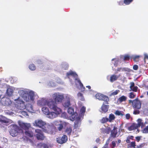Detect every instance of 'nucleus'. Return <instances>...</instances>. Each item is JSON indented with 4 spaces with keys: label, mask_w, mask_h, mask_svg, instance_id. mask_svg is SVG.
<instances>
[{
    "label": "nucleus",
    "mask_w": 148,
    "mask_h": 148,
    "mask_svg": "<svg viewBox=\"0 0 148 148\" xmlns=\"http://www.w3.org/2000/svg\"><path fill=\"white\" fill-rule=\"evenodd\" d=\"M133 1V0H124V3L126 5H128L132 2Z\"/></svg>",
    "instance_id": "40"
},
{
    "label": "nucleus",
    "mask_w": 148,
    "mask_h": 148,
    "mask_svg": "<svg viewBox=\"0 0 148 148\" xmlns=\"http://www.w3.org/2000/svg\"><path fill=\"white\" fill-rule=\"evenodd\" d=\"M42 146L44 148H49L48 146L46 144H43Z\"/></svg>",
    "instance_id": "59"
},
{
    "label": "nucleus",
    "mask_w": 148,
    "mask_h": 148,
    "mask_svg": "<svg viewBox=\"0 0 148 148\" xmlns=\"http://www.w3.org/2000/svg\"><path fill=\"white\" fill-rule=\"evenodd\" d=\"M67 136L64 135L61 138L59 137L57 139V142L60 144H62L65 143L67 140Z\"/></svg>",
    "instance_id": "6"
},
{
    "label": "nucleus",
    "mask_w": 148,
    "mask_h": 148,
    "mask_svg": "<svg viewBox=\"0 0 148 148\" xmlns=\"http://www.w3.org/2000/svg\"><path fill=\"white\" fill-rule=\"evenodd\" d=\"M29 69L32 71L36 69L35 65L33 64H31L29 66Z\"/></svg>",
    "instance_id": "39"
},
{
    "label": "nucleus",
    "mask_w": 148,
    "mask_h": 148,
    "mask_svg": "<svg viewBox=\"0 0 148 148\" xmlns=\"http://www.w3.org/2000/svg\"><path fill=\"white\" fill-rule=\"evenodd\" d=\"M35 131L37 133V134H40L42 133V131L38 129L35 130Z\"/></svg>",
    "instance_id": "48"
},
{
    "label": "nucleus",
    "mask_w": 148,
    "mask_h": 148,
    "mask_svg": "<svg viewBox=\"0 0 148 148\" xmlns=\"http://www.w3.org/2000/svg\"><path fill=\"white\" fill-rule=\"evenodd\" d=\"M20 126L25 131L29 130L31 127V125L30 124L23 123L21 124Z\"/></svg>",
    "instance_id": "11"
},
{
    "label": "nucleus",
    "mask_w": 148,
    "mask_h": 148,
    "mask_svg": "<svg viewBox=\"0 0 148 148\" xmlns=\"http://www.w3.org/2000/svg\"><path fill=\"white\" fill-rule=\"evenodd\" d=\"M114 113L116 115L118 116L121 115V116H123V114L119 110L116 111Z\"/></svg>",
    "instance_id": "42"
},
{
    "label": "nucleus",
    "mask_w": 148,
    "mask_h": 148,
    "mask_svg": "<svg viewBox=\"0 0 148 148\" xmlns=\"http://www.w3.org/2000/svg\"><path fill=\"white\" fill-rule=\"evenodd\" d=\"M124 68H118L117 69V71H120L121 70L122 71H123Z\"/></svg>",
    "instance_id": "55"
},
{
    "label": "nucleus",
    "mask_w": 148,
    "mask_h": 148,
    "mask_svg": "<svg viewBox=\"0 0 148 148\" xmlns=\"http://www.w3.org/2000/svg\"><path fill=\"white\" fill-rule=\"evenodd\" d=\"M130 117V115L129 114H126V118L127 119H129Z\"/></svg>",
    "instance_id": "52"
},
{
    "label": "nucleus",
    "mask_w": 148,
    "mask_h": 148,
    "mask_svg": "<svg viewBox=\"0 0 148 148\" xmlns=\"http://www.w3.org/2000/svg\"><path fill=\"white\" fill-rule=\"evenodd\" d=\"M120 92V90H116L115 91L111 93L110 96H114L117 95L118 93Z\"/></svg>",
    "instance_id": "41"
},
{
    "label": "nucleus",
    "mask_w": 148,
    "mask_h": 148,
    "mask_svg": "<svg viewBox=\"0 0 148 148\" xmlns=\"http://www.w3.org/2000/svg\"><path fill=\"white\" fill-rule=\"evenodd\" d=\"M66 75L68 77L69 76L71 75L74 77L77 78V74L74 72L72 71H70L68 73H66Z\"/></svg>",
    "instance_id": "22"
},
{
    "label": "nucleus",
    "mask_w": 148,
    "mask_h": 148,
    "mask_svg": "<svg viewBox=\"0 0 148 148\" xmlns=\"http://www.w3.org/2000/svg\"><path fill=\"white\" fill-rule=\"evenodd\" d=\"M126 142L127 143H129L130 142V140L129 138H127V139L126 140Z\"/></svg>",
    "instance_id": "63"
},
{
    "label": "nucleus",
    "mask_w": 148,
    "mask_h": 148,
    "mask_svg": "<svg viewBox=\"0 0 148 148\" xmlns=\"http://www.w3.org/2000/svg\"><path fill=\"white\" fill-rule=\"evenodd\" d=\"M135 144L136 143L135 142H132L131 143V145L132 147H134L136 146Z\"/></svg>",
    "instance_id": "50"
},
{
    "label": "nucleus",
    "mask_w": 148,
    "mask_h": 148,
    "mask_svg": "<svg viewBox=\"0 0 148 148\" xmlns=\"http://www.w3.org/2000/svg\"><path fill=\"white\" fill-rule=\"evenodd\" d=\"M47 100L46 99L42 98L39 100L38 101V104L39 106H44L47 105Z\"/></svg>",
    "instance_id": "9"
},
{
    "label": "nucleus",
    "mask_w": 148,
    "mask_h": 148,
    "mask_svg": "<svg viewBox=\"0 0 148 148\" xmlns=\"http://www.w3.org/2000/svg\"><path fill=\"white\" fill-rule=\"evenodd\" d=\"M33 125L36 127L42 128L46 125V123L41 120H38L35 121Z\"/></svg>",
    "instance_id": "5"
},
{
    "label": "nucleus",
    "mask_w": 148,
    "mask_h": 148,
    "mask_svg": "<svg viewBox=\"0 0 148 148\" xmlns=\"http://www.w3.org/2000/svg\"><path fill=\"white\" fill-rule=\"evenodd\" d=\"M148 59V56L147 55H145L144 57V59Z\"/></svg>",
    "instance_id": "64"
},
{
    "label": "nucleus",
    "mask_w": 148,
    "mask_h": 148,
    "mask_svg": "<svg viewBox=\"0 0 148 148\" xmlns=\"http://www.w3.org/2000/svg\"><path fill=\"white\" fill-rule=\"evenodd\" d=\"M68 112L70 114L73 115L74 113V110L73 108L70 107L68 109Z\"/></svg>",
    "instance_id": "32"
},
{
    "label": "nucleus",
    "mask_w": 148,
    "mask_h": 148,
    "mask_svg": "<svg viewBox=\"0 0 148 148\" xmlns=\"http://www.w3.org/2000/svg\"><path fill=\"white\" fill-rule=\"evenodd\" d=\"M119 61L118 60H116L115 61L114 65L115 67H116L117 66L118 64Z\"/></svg>",
    "instance_id": "53"
},
{
    "label": "nucleus",
    "mask_w": 148,
    "mask_h": 148,
    "mask_svg": "<svg viewBox=\"0 0 148 148\" xmlns=\"http://www.w3.org/2000/svg\"><path fill=\"white\" fill-rule=\"evenodd\" d=\"M137 124H136L137 126L138 127H141L143 128L145 126V124L142 122V120L140 119H139L137 120Z\"/></svg>",
    "instance_id": "13"
},
{
    "label": "nucleus",
    "mask_w": 148,
    "mask_h": 148,
    "mask_svg": "<svg viewBox=\"0 0 148 148\" xmlns=\"http://www.w3.org/2000/svg\"><path fill=\"white\" fill-rule=\"evenodd\" d=\"M75 83L76 85H79L80 86V90L82 92H83L85 90V88L82 83L79 79L75 78Z\"/></svg>",
    "instance_id": "7"
},
{
    "label": "nucleus",
    "mask_w": 148,
    "mask_h": 148,
    "mask_svg": "<svg viewBox=\"0 0 148 148\" xmlns=\"http://www.w3.org/2000/svg\"><path fill=\"white\" fill-rule=\"evenodd\" d=\"M130 88L131 89H132V87L134 86V82H131L130 83Z\"/></svg>",
    "instance_id": "51"
},
{
    "label": "nucleus",
    "mask_w": 148,
    "mask_h": 148,
    "mask_svg": "<svg viewBox=\"0 0 148 148\" xmlns=\"http://www.w3.org/2000/svg\"><path fill=\"white\" fill-rule=\"evenodd\" d=\"M48 107L51 109H52L56 106V103L53 100L48 101L47 100V105Z\"/></svg>",
    "instance_id": "10"
},
{
    "label": "nucleus",
    "mask_w": 148,
    "mask_h": 148,
    "mask_svg": "<svg viewBox=\"0 0 148 148\" xmlns=\"http://www.w3.org/2000/svg\"><path fill=\"white\" fill-rule=\"evenodd\" d=\"M101 132L103 134H109L111 131V129L109 127H107L106 128H102L101 129Z\"/></svg>",
    "instance_id": "14"
},
{
    "label": "nucleus",
    "mask_w": 148,
    "mask_h": 148,
    "mask_svg": "<svg viewBox=\"0 0 148 148\" xmlns=\"http://www.w3.org/2000/svg\"><path fill=\"white\" fill-rule=\"evenodd\" d=\"M70 105V101L69 99H67L63 104V106L65 108H68Z\"/></svg>",
    "instance_id": "24"
},
{
    "label": "nucleus",
    "mask_w": 148,
    "mask_h": 148,
    "mask_svg": "<svg viewBox=\"0 0 148 148\" xmlns=\"http://www.w3.org/2000/svg\"><path fill=\"white\" fill-rule=\"evenodd\" d=\"M112 144L113 146V147L112 148H114V147L116 146V143L114 141H113L112 142Z\"/></svg>",
    "instance_id": "61"
},
{
    "label": "nucleus",
    "mask_w": 148,
    "mask_h": 148,
    "mask_svg": "<svg viewBox=\"0 0 148 148\" xmlns=\"http://www.w3.org/2000/svg\"><path fill=\"white\" fill-rule=\"evenodd\" d=\"M135 97V95H134L133 92H131L129 93V98L130 99L134 98Z\"/></svg>",
    "instance_id": "43"
},
{
    "label": "nucleus",
    "mask_w": 148,
    "mask_h": 148,
    "mask_svg": "<svg viewBox=\"0 0 148 148\" xmlns=\"http://www.w3.org/2000/svg\"><path fill=\"white\" fill-rule=\"evenodd\" d=\"M86 108L84 106H82L81 108L80 112L81 114L83 115L86 111Z\"/></svg>",
    "instance_id": "36"
},
{
    "label": "nucleus",
    "mask_w": 148,
    "mask_h": 148,
    "mask_svg": "<svg viewBox=\"0 0 148 148\" xmlns=\"http://www.w3.org/2000/svg\"><path fill=\"white\" fill-rule=\"evenodd\" d=\"M96 97L100 100L104 101L105 103L108 104V101H109V99L108 96L104 95L100 93L97 94L95 95Z\"/></svg>",
    "instance_id": "3"
},
{
    "label": "nucleus",
    "mask_w": 148,
    "mask_h": 148,
    "mask_svg": "<svg viewBox=\"0 0 148 148\" xmlns=\"http://www.w3.org/2000/svg\"><path fill=\"white\" fill-rule=\"evenodd\" d=\"M29 96L30 98L32 101H33L34 99V94L33 92H30L29 94Z\"/></svg>",
    "instance_id": "38"
},
{
    "label": "nucleus",
    "mask_w": 148,
    "mask_h": 148,
    "mask_svg": "<svg viewBox=\"0 0 148 148\" xmlns=\"http://www.w3.org/2000/svg\"><path fill=\"white\" fill-rule=\"evenodd\" d=\"M52 98L57 103L62 102L64 99L63 96L58 93H55L52 95Z\"/></svg>",
    "instance_id": "4"
},
{
    "label": "nucleus",
    "mask_w": 148,
    "mask_h": 148,
    "mask_svg": "<svg viewBox=\"0 0 148 148\" xmlns=\"http://www.w3.org/2000/svg\"><path fill=\"white\" fill-rule=\"evenodd\" d=\"M58 125H59V127H58V129L60 131L62 129L63 127V126L62 124H58Z\"/></svg>",
    "instance_id": "45"
},
{
    "label": "nucleus",
    "mask_w": 148,
    "mask_h": 148,
    "mask_svg": "<svg viewBox=\"0 0 148 148\" xmlns=\"http://www.w3.org/2000/svg\"><path fill=\"white\" fill-rule=\"evenodd\" d=\"M72 129L71 127H67L66 130V133L68 135H70L71 133Z\"/></svg>",
    "instance_id": "35"
},
{
    "label": "nucleus",
    "mask_w": 148,
    "mask_h": 148,
    "mask_svg": "<svg viewBox=\"0 0 148 148\" xmlns=\"http://www.w3.org/2000/svg\"><path fill=\"white\" fill-rule=\"evenodd\" d=\"M108 143H106L105 145L102 147V148H109L108 147Z\"/></svg>",
    "instance_id": "57"
},
{
    "label": "nucleus",
    "mask_w": 148,
    "mask_h": 148,
    "mask_svg": "<svg viewBox=\"0 0 148 148\" xmlns=\"http://www.w3.org/2000/svg\"><path fill=\"white\" fill-rule=\"evenodd\" d=\"M142 131L143 133H148V125L143 130H142Z\"/></svg>",
    "instance_id": "37"
},
{
    "label": "nucleus",
    "mask_w": 148,
    "mask_h": 148,
    "mask_svg": "<svg viewBox=\"0 0 148 148\" xmlns=\"http://www.w3.org/2000/svg\"><path fill=\"white\" fill-rule=\"evenodd\" d=\"M11 129L10 131V134L12 136H17L18 133L23 134V131L20 129L19 127L16 125H11L10 126Z\"/></svg>",
    "instance_id": "1"
},
{
    "label": "nucleus",
    "mask_w": 148,
    "mask_h": 148,
    "mask_svg": "<svg viewBox=\"0 0 148 148\" xmlns=\"http://www.w3.org/2000/svg\"><path fill=\"white\" fill-rule=\"evenodd\" d=\"M7 102H5V104L6 105H9L10 104V103H9V102H8H8L9 101V102H11L10 100H9V99H7Z\"/></svg>",
    "instance_id": "60"
},
{
    "label": "nucleus",
    "mask_w": 148,
    "mask_h": 148,
    "mask_svg": "<svg viewBox=\"0 0 148 148\" xmlns=\"http://www.w3.org/2000/svg\"><path fill=\"white\" fill-rule=\"evenodd\" d=\"M0 122L2 123H7L9 122V120L4 116L2 115H0Z\"/></svg>",
    "instance_id": "19"
},
{
    "label": "nucleus",
    "mask_w": 148,
    "mask_h": 148,
    "mask_svg": "<svg viewBox=\"0 0 148 148\" xmlns=\"http://www.w3.org/2000/svg\"><path fill=\"white\" fill-rule=\"evenodd\" d=\"M109 119L107 117H103L100 120V122L102 123H104L108 121Z\"/></svg>",
    "instance_id": "31"
},
{
    "label": "nucleus",
    "mask_w": 148,
    "mask_h": 148,
    "mask_svg": "<svg viewBox=\"0 0 148 148\" xmlns=\"http://www.w3.org/2000/svg\"><path fill=\"white\" fill-rule=\"evenodd\" d=\"M105 103H103L101 107L102 113H105L107 112L108 111L109 107V105H105Z\"/></svg>",
    "instance_id": "12"
},
{
    "label": "nucleus",
    "mask_w": 148,
    "mask_h": 148,
    "mask_svg": "<svg viewBox=\"0 0 148 148\" xmlns=\"http://www.w3.org/2000/svg\"><path fill=\"white\" fill-rule=\"evenodd\" d=\"M25 134L27 136L30 137H32L33 136V132L29 130H28L27 131H25Z\"/></svg>",
    "instance_id": "21"
},
{
    "label": "nucleus",
    "mask_w": 148,
    "mask_h": 148,
    "mask_svg": "<svg viewBox=\"0 0 148 148\" xmlns=\"http://www.w3.org/2000/svg\"><path fill=\"white\" fill-rule=\"evenodd\" d=\"M120 75H119L118 76L114 74L111 75L110 77V81L111 82H113L114 81L116 80L120 77Z\"/></svg>",
    "instance_id": "15"
},
{
    "label": "nucleus",
    "mask_w": 148,
    "mask_h": 148,
    "mask_svg": "<svg viewBox=\"0 0 148 148\" xmlns=\"http://www.w3.org/2000/svg\"><path fill=\"white\" fill-rule=\"evenodd\" d=\"M138 128L136 124L133 123L132 124L131 126L128 127V130L129 131H132L136 130Z\"/></svg>",
    "instance_id": "20"
},
{
    "label": "nucleus",
    "mask_w": 148,
    "mask_h": 148,
    "mask_svg": "<svg viewBox=\"0 0 148 148\" xmlns=\"http://www.w3.org/2000/svg\"><path fill=\"white\" fill-rule=\"evenodd\" d=\"M56 114L54 112H49V113L47 115V117L50 119H53L57 116Z\"/></svg>",
    "instance_id": "16"
},
{
    "label": "nucleus",
    "mask_w": 148,
    "mask_h": 148,
    "mask_svg": "<svg viewBox=\"0 0 148 148\" xmlns=\"http://www.w3.org/2000/svg\"><path fill=\"white\" fill-rule=\"evenodd\" d=\"M131 57L129 55L127 54L125 56H122L120 58L121 59H123L124 61H125L129 60L130 58L131 59Z\"/></svg>",
    "instance_id": "25"
},
{
    "label": "nucleus",
    "mask_w": 148,
    "mask_h": 148,
    "mask_svg": "<svg viewBox=\"0 0 148 148\" xmlns=\"http://www.w3.org/2000/svg\"><path fill=\"white\" fill-rule=\"evenodd\" d=\"M77 96L81 100L84 101L85 100L84 98L83 94L79 92L77 94Z\"/></svg>",
    "instance_id": "34"
},
{
    "label": "nucleus",
    "mask_w": 148,
    "mask_h": 148,
    "mask_svg": "<svg viewBox=\"0 0 148 148\" xmlns=\"http://www.w3.org/2000/svg\"><path fill=\"white\" fill-rule=\"evenodd\" d=\"M138 68V66L137 65H134L133 66V69L135 70H137Z\"/></svg>",
    "instance_id": "49"
},
{
    "label": "nucleus",
    "mask_w": 148,
    "mask_h": 148,
    "mask_svg": "<svg viewBox=\"0 0 148 148\" xmlns=\"http://www.w3.org/2000/svg\"><path fill=\"white\" fill-rule=\"evenodd\" d=\"M22 113L24 115H27V113L25 111H23L22 112Z\"/></svg>",
    "instance_id": "62"
},
{
    "label": "nucleus",
    "mask_w": 148,
    "mask_h": 148,
    "mask_svg": "<svg viewBox=\"0 0 148 148\" xmlns=\"http://www.w3.org/2000/svg\"><path fill=\"white\" fill-rule=\"evenodd\" d=\"M13 90L11 87L8 88L6 90V94L8 96L10 97L12 95Z\"/></svg>",
    "instance_id": "17"
},
{
    "label": "nucleus",
    "mask_w": 148,
    "mask_h": 148,
    "mask_svg": "<svg viewBox=\"0 0 148 148\" xmlns=\"http://www.w3.org/2000/svg\"><path fill=\"white\" fill-rule=\"evenodd\" d=\"M53 110L55 111V113L57 115L58 114H60L62 113V110L60 108H58L56 106Z\"/></svg>",
    "instance_id": "18"
},
{
    "label": "nucleus",
    "mask_w": 148,
    "mask_h": 148,
    "mask_svg": "<svg viewBox=\"0 0 148 148\" xmlns=\"http://www.w3.org/2000/svg\"><path fill=\"white\" fill-rule=\"evenodd\" d=\"M136 138L137 141L138 142L140 139V137L138 136H137L136 137Z\"/></svg>",
    "instance_id": "58"
},
{
    "label": "nucleus",
    "mask_w": 148,
    "mask_h": 148,
    "mask_svg": "<svg viewBox=\"0 0 148 148\" xmlns=\"http://www.w3.org/2000/svg\"><path fill=\"white\" fill-rule=\"evenodd\" d=\"M81 124V120L80 118L79 117V121H76L75 123L74 127L75 129H77L78 127H80Z\"/></svg>",
    "instance_id": "30"
},
{
    "label": "nucleus",
    "mask_w": 148,
    "mask_h": 148,
    "mask_svg": "<svg viewBox=\"0 0 148 148\" xmlns=\"http://www.w3.org/2000/svg\"><path fill=\"white\" fill-rule=\"evenodd\" d=\"M47 127L48 129L47 130L48 131H51L52 130V127L50 125H47Z\"/></svg>",
    "instance_id": "47"
},
{
    "label": "nucleus",
    "mask_w": 148,
    "mask_h": 148,
    "mask_svg": "<svg viewBox=\"0 0 148 148\" xmlns=\"http://www.w3.org/2000/svg\"><path fill=\"white\" fill-rule=\"evenodd\" d=\"M36 137L38 140H43L45 138L42 133L40 134H36Z\"/></svg>",
    "instance_id": "28"
},
{
    "label": "nucleus",
    "mask_w": 148,
    "mask_h": 148,
    "mask_svg": "<svg viewBox=\"0 0 148 148\" xmlns=\"http://www.w3.org/2000/svg\"><path fill=\"white\" fill-rule=\"evenodd\" d=\"M42 109L43 113L46 115L49 113V111L48 108L44 107L42 108Z\"/></svg>",
    "instance_id": "27"
},
{
    "label": "nucleus",
    "mask_w": 148,
    "mask_h": 148,
    "mask_svg": "<svg viewBox=\"0 0 148 148\" xmlns=\"http://www.w3.org/2000/svg\"><path fill=\"white\" fill-rule=\"evenodd\" d=\"M138 109L135 110L133 112V114H138L140 113V111Z\"/></svg>",
    "instance_id": "46"
},
{
    "label": "nucleus",
    "mask_w": 148,
    "mask_h": 148,
    "mask_svg": "<svg viewBox=\"0 0 148 148\" xmlns=\"http://www.w3.org/2000/svg\"><path fill=\"white\" fill-rule=\"evenodd\" d=\"M145 144L144 143L141 144L137 146V147L138 148H141L144 146L145 145Z\"/></svg>",
    "instance_id": "54"
},
{
    "label": "nucleus",
    "mask_w": 148,
    "mask_h": 148,
    "mask_svg": "<svg viewBox=\"0 0 148 148\" xmlns=\"http://www.w3.org/2000/svg\"><path fill=\"white\" fill-rule=\"evenodd\" d=\"M124 3V1L123 2L122 1H120L119 2V4L120 5H123Z\"/></svg>",
    "instance_id": "56"
},
{
    "label": "nucleus",
    "mask_w": 148,
    "mask_h": 148,
    "mask_svg": "<svg viewBox=\"0 0 148 148\" xmlns=\"http://www.w3.org/2000/svg\"><path fill=\"white\" fill-rule=\"evenodd\" d=\"M141 57L140 56H132L131 57V59H133L135 62H138L139 60V58Z\"/></svg>",
    "instance_id": "26"
},
{
    "label": "nucleus",
    "mask_w": 148,
    "mask_h": 148,
    "mask_svg": "<svg viewBox=\"0 0 148 148\" xmlns=\"http://www.w3.org/2000/svg\"><path fill=\"white\" fill-rule=\"evenodd\" d=\"M129 103H132V107L134 109H140L141 108V103L140 101L136 98L133 101L129 100L128 101Z\"/></svg>",
    "instance_id": "2"
},
{
    "label": "nucleus",
    "mask_w": 148,
    "mask_h": 148,
    "mask_svg": "<svg viewBox=\"0 0 148 148\" xmlns=\"http://www.w3.org/2000/svg\"><path fill=\"white\" fill-rule=\"evenodd\" d=\"M138 88V87L137 86H134L132 87V89H131L134 92H136L137 91Z\"/></svg>",
    "instance_id": "44"
},
{
    "label": "nucleus",
    "mask_w": 148,
    "mask_h": 148,
    "mask_svg": "<svg viewBox=\"0 0 148 148\" xmlns=\"http://www.w3.org/2000/svg\"><path fill=\"white\" fill-rule=\"evenodd\" d=\"M115 119L114 115L113 114H110L109 116V118L108 121L109 122H111Z\"/></svg>",
    "instance_id": "33"
},
{
    "label": "nucleus",
    "mask_w": 148,
    "mask_h": 148,
    "mask_svg": "<svg viewBox=\"0 0 148 148\" xmlns=\"http://www.w3.org/2000/svg\"><path fill=\"white\" fill-rule=\"evenodd\" d=\"M127 99V98L126 97L123 95L120 97L118 99V100L120 103H121L123 101H125Z\"/></svg>",
    "instance_id": "29"
},
{
    "label": "nucleus",
    "mask_w": 148,
    "mask_h": 148,
    "mask_svg": "<svg viewBox=\"0 0 148 148\" xmlns=\"http://www.w3.org/2000/svg\"><path fill=\"white\" fill-rule=\"evenodd\" d=\"M117 128L116 126H114L112 130H111L110 136L113 138L116 137L117 134Z\"/></svg>",
    "instance_id": "8"
},
{
    "label": "nucleus",
    "mask_w": 148,
    "mask_h": 148,
    "mask_svg": "<svg viewBox=\"0 0 148 148\" xmlns=\"http://www.w3.org/2000/svg\"><path fill=\"white\" fill-rule=\"evenodd\" d=\"M18 104V107L19 109L21 110L24 108L25 107L24 106V102L23 101H20Z\"/></svg>",
    "instance_id": "23"
}]
</instances>
